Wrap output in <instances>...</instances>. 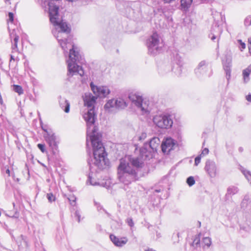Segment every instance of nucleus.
<instances>
[{
  "instance_id": "e433bc0d",
  "label": "nucleus",
  "mask_w": 251,
  "mask_h": 251,
  "mask_svg": "<svg viewBox=\"0 0 251 251\" xmlns=\"http://www.w3.org/2000/svg\"><path fill=\"white\" fill-rule=\"evenodd\" d=\"M238 42L240 44V49H241V50H242L243 49H245V48H246V44L243 43L241 40H238Z\"/></svg>"
},
{
  "instance_id": "f03ea898",
  "label": "nucleus",
  "mask_w": 251,
  "mask_h": 251,
  "mask_svg": "<svg viewBox=\"0 0 251 251\" xmlns=\"http://www.w3.org/2000/svg\"><path fill=\"white\" fill-rule=\"evenodd\" d=\"M97 97L90 93H86L83 97L85 106L89 109L83 117L87 125L86 146L88 147L90 143L93 148L94 158L92 163L88 161L89 168L92 171L93 165L99 169H103L108 165L109 162L106 159L105 149L100 140V135L98 132V127L95 126L96 115L94 105Z\"/></svg>"
},
{
  "instance_id": "ea45409f",
  "label": "nucleus",
  "mask_w": 251,
  "mask_h": 251,
  "mask_svg": "<svg viewBox=\"0 0 251 251\" xmlns=\"http://www.w3.org/2000/svg\"><path fill=\"white\" fill-rule=\"evenodd\" d=\"M12 49V54L17 55L19 53V50L18 48H11Z\"/></svg>"
},
{
  "instance_id": "1a4fd4ad",
  "label": "nucleus",
  "mask_w": 251,
  "mask_h": 251,
  "mask_svg": "<svg viewBox=\"0 0 251 251\" xmlns=\"http://www.w3.org/2000/svg\"><path fill=\"white\" fill-rule=\"evenodd\" d=\"M90 86L93 93L99 97L105 98L110 93V90L107 86H97L92 83L90 84Z\"/></svg>"
},
{
  "instance_id": "58836bf2",
  "label": "nucleus",
  "mask_w": 251,
  "mask_h": 251,
  "mask_svg": "<svg viewBox=\"0 0 251 251\" xmlns=\"http://www.w3.org/2000/svg\"><path fill=\"white\" fill-rule=\"evenodd\" d=\"M75 217L76 218L77 221H78V222H80V212L79 211L77 210L75 211Z\"/></svg>"
},
{
  "instance_id": "423d86ee",
  "label": "nucleus",
  "mask_w": 251,
  "mask_h": 251,
  "mask_svg": "<svg viewBox=\"0 0 251 251\" xmlns=\"http://www.w3.org/2000/svg\"><path fill=\"white\" fill-rule=\"evenodd\" d=\"M129 99L132 104L137 107V110L140 111L142 114L149 113L150 109L146 101H143L142 97L136 93H130L128 96Z\"/></svg>"
},
{
  "instance_id": "dca6fc26",
  "label": "nucleus",
  "mask_w": 251,
  "mask_h": 251,
  "mask_svg": "<svg viewBox=\"0 0 251 251\" xmlns=\"http://www.w3.org/2000/svg\"><path fill=\"white\" fill-rule=\"evenodd\" d=\"M222 32V29L221 27L216 24L212 26L211 33L209 35V38L214 41L218 37L220 36Z\"/></svg>"
},
{
  "instance_id": "aec40b11",
  "label": "nucleus",
  "mask_w": 251,
  "mask_h": 251,
  "mask_svg": "<svg viewBox=\"0 0 251 251\" xmlns=\"http://www.w3.org/2000/svg\"><path fill=\"white\" fill-rule=\"evenodd\" d=\"M251 73V65L243 71V79L245 83H247L250 80V75Z\"/></svg>"
},
{
  "instance_id": "2f4dec72",
  "label": "nucleus",
  "mask_w": 251,
  "mask_h": 251,
  "mask_svg": "<svg viewBox=\"0 0 251 251\" xmlns=\"http://www.w3.org/2000/svg\"><path fill=\"white\" fill-rule=\"evenodd\" d=\"M68 200L70 201V204L74 206L75 204V201H76V198L75 197V196H71L70 198H68Z\"/></svg>"
},
{
  "instance_id": "5701e85b",
  "label": "nucleus",
  "mask_w": 251,
  "mask_h": 251,
  "mask_svg": "<svg viewBox=\"0 0 251 251\" xmlns=\"http://www.w3.org/2000/svg\"><path fill=\"white\" fill-rule=\"evenodd\" d=\"M241 171L245 176L246 177V178L251 184V173L244 169H242L241 170Z\"/></svg>"
},
{
  "instance_id": "6ab92c4d",
  "label": "nucleus",
  "mask_w": 251,
  "mask_h": 251,
  "mask_svg": "<svg viewBox=\"0 0 251 251\" xmlns=\"http://www.w3.org/2000/svg\"><path fill=\"white\" fill-rule=\"evenodd\" d=\"M10 38L11 40H13L11 41L12 42V47L11 48H18L17 44L18 42L19 41V37L18 35H17L15 33V30H13L12 32L10 33Z\"/></svg>"
},
{
  "instance_id": "09e8293b",
  "label": "nucleus",
  "mask_w": 251,
  "mask_h": 251,
  "mask_svg": "<svg viewBox=\"0 0 251 251\" xmlns=\"http://www.w3.org/2000/svg\"><path fill=\"white\" fill-rule=\"evenodd\" d=\"M68 50H68L67 51H68ZM64 53H65V52H66V53H68V51H65L64 50ZM65 55H66V54H65Z\"/></svg>"
},
{
  "instance_id": "f8f14e48",
  "label": "nucleus",
  "mask_w": 251,
  "mask_h": 251,
  "mask_svg": "<svg viewBox=\"0 0 251 251\" xmlns=\"http://www.w3.org/2000/svg\"><path fill=\"white\" fill-rule=\"evenodd\" d=\"M148 147V144L146 143L140 150V156L142 160H149L153 157L154 152Z\"/></svg>"
},
{
  "instance_id": "4c0bfd02",
  "label": "nucleus",
  "mask_w": 251,
  "mask_h": 251,
  "mask_svg": "<svg viewBox=\"0 0 251 251\" xmlns=\"http://www.w3.org/2000/svg\"><path fill=\"white\" fill-rule=\"evenodd\" d=\"M209 153V150L207 148H204L201 151V154L200 155L201 156H204L205 155L208 154Z\"/></svg>"
},
{
  "instance_id": "393cba45",
  "label": "nucleus",
  "mask_w": 251,
  "mask_h": 251,
  "mask_svg": "<svg viewBox=\"0 0 251 251\" xmlns=\"http://www.w3.org/2000/svg\"><path fill=\"white\" fill-rule=\"evenodd\" d=\"M176 60H178V62L177 63L180 68L179 72L177 74L178 75H180L181 73V67L182 66V58L178 54H177L176 56Z\"/></svg>"
},
{
  "instance_id": "de8ad7c7",
  "label": "nucleus",
  "mask_w": 251,
  "mask_h": 251,
  "mask_svg": "<svg viewBox=\"0 0 251 251\" xmlns=\"http://www.w3.org/2000/svg\"><path fill=\"white\" fill-rule=\"evenodd\" d=\"M155 192H156V193L160 192V189H156L155 190Z\"/></svg>"
},
{
  "instance_id": "a18cd8bd",
  "label": "nucleus",
  "mask_w": 251,
  "mask_h": 251,
  "mask_svg": "<svg viewBox=\"0 0 251 251\" xmlns=\"http://www.w3.org/2000/svg\"><path fill=\"white\" fill-rule=\"evenodd\" d=\"M6 173L9 176H10V170L8 169L6 170Z\"/></svg>"
},
{
  "instance_id": "20e7f679",
  "label": "nucleus",
  "mask_w": 251,
  "mask_h": 251,
  "mask_svg": "<svg viewBox=\"0 0 251 251\" xmlns=\"http://www.w3.org/2000/svg\"><path fill=\"white\" fill-rule=\"evenodd\" d=\"M127 106V103L126 101L122 98H118L109 100L104 105V109L108 113H115Z\"/></svg>"
},
{
  "instance_id": "7ed1b4c3",
  "label": "nucleus",
  "mask_w": 251,
  "mask_h": 251,
  "mask_svg": "<svg viewBox=\"0 0 251 251\" xmlns=\"http://www.w3.org/2000/svg\"><path fill=\"white\" fill-rule=\"evenodd\" d=\"M143 162L138 157L125 156L120 160L117 169L118 178L120 182L128 185L138 179V169L142 167Z\"/></svg>"
},
{
  "instance_id": "473e14b6",
  "label": "nucleus",
  "mask_w": 251,
  "mask_h": 251,
  "mask_svg": "<svg viewBox=\"0 0 251 251\" xmlns=\"http://www.w3.org/2000/svg\"><path fill=\"white\" fill-rule=\"evenodd\" d=\"M88 181L90 182V184L92 185H97L99 184L98 182L94 181L90 174L88 176Z\"/></svg>"
},
{
  "instance_id": "b1692460",
  "label": "nucleus",
  "mask_w": 251,
  "mask_h": 251,
  "mask_svg": "<svg viewBox=\"0 0 251 251\" xmlns=\"http://www.w3.org/2000/svg\"><path fill=\"white\" fill-rule=\"evenodd\" d=\"M13 90L18 93L19 95H21L23 93V90L22 87L18 85H13Z\"/></svg>"
},
{
  "instance_id": "a19ab883",
  "label": "nucleus",
  "mask_w": 251,
  "mask_h": 251,
  "mask_svg": "<svg viewBox=\"0 0 251 251\" xmlns=\"http://www.w3.org/2000/svg\"><path fill=\"white\" fill-rule=\"evenodd\" d=\"M9 21L12 22L14 20V15L12 12L8 13Z\"/></svg>"
},
{
  "instance_id": "a211bd4d",
  "label": "nucleus",
  "mask_w": 251,
  "mask_h": 251,
  "mask_svg": "<svg viewBox=\"0 0 251 251\" xmlns=\"http://www.w3.org/2000/svg\"><path fill=\"white\" fill-rule=\"evenodd\" d=\"M59 105L61 109H62L66 113H69L70 111V103L64 98H60Z\"/></svg>"
},
{
  "instance_id": "2eb2a0df",
  "label": "nucleus",
  "mask_w": 251,
  "mask_h": 251,
  "mask_svg": "<svg viewBox=\"0 0 251 251\" xmlns=\"http://www.w3.org/2000/svg\"><path fill=\"white\" fill-rule=\"evenodd\" d=\"M110 238L114 245L118 247H123L128 242V239L126 237L119 238L113 234L110 235Z\"/></svg>"
},
{
  "instance_id": "49530a36",
  "label": "nucleus",
  "mask_w": 251,
  "mask_h": 251,
  "mask_svg": "<svg viewBox=\"0 0 251 251\" xmlns=\"http://www.w3.org/2000/svg\"><path fill=\"white\" fill-rule=\"evenodd\" d=\"M239 151L240 152L243 151V148L242 147H240V148H239Z\"/></svg>"
},
{
  "instance_id": "72a5a7b5",
  "label": "nucleus",
  "mask_w": 251,
  "mask_h": 251,
  "mask_svg": "<svg viewBox=\"0 0 251 251\" xmlns=\"http://www.w3.org/2000/svg\"><path fill=\"white\" fill-rule=\"evenodd\" d=\"M126 223L131 227H132L134 225V223L133 221V220L131 218H128L127 219Z\"/></svg>"
},
{
  "instance_id": "4be33fe9",
  "label": "nucleus",
  "mask_w": 251,
  "mask_h": 251,
  "mask_svg": "<svg viewBox=\"0 0 251 251\" xmlns=\"http://www.w3.org/2000/svg\"><path fill=\"white\" fill-rule=\"evenodd\" d=\"M193 0H181V6L183 8H189L192 3Z\"/></svg>"
},
{
  "instance_id": "39448f33",
  "label": "nucleus",
  "mask_w": 251,
  "mask_h": 251,
  "mask_svg": "<svg viewBox=\"0 0 251 251\" xmlns=\"http://www.w3.org/2000/svg\"><path fill=\"white\" fill-rule=\"evenodd\" d=\"M147 46L150 53L154 55L161 50L164 44L162 39L156 33H153L147 41Z\"/></svg>"
},
{
  "instance_id": "37998d69",
  "label": "nucleus",
  "mask_w": 251,
  "mask_h": 251,
  "mask_svg": "<svg viewBox=\"0 0 251 251\" xmlns=\"http://www.w3.org/2000/svg\"><path fill=\"white\" fill-rule=\"evenodd\" d=\"M246 100L249 101V102H251V94H249L247 96H246Z\"/></svg>"
},
{
  "instance_id": "4468645a",
  "label": "nucleus",
  "mask_w": 251,
  "mask_h": 251,
  "mask_svg": "<svg viewBox=\"0 0 251 251\" xmlns=\"http://www.w3.org/2000/svg\"><path fill=\"white\" fill-rule=\"evenodd\" d=\"M222 63L226 74V79L228 81L231 76V59L230 57L226 56L225 58L223 59Z\"/></svg>"
},
{
  "instance_id": "cd10ccee",
  "label": "nucleus",
  "mask_w": 251,
  "mask_h": 251,
  "mask_svg": "<svg viewBox=\"0 0 251 251\" xmlns=\"http://www.w3.org/2000/svg\"><path fill=\"white\" fill-rule=\"evenodd\" d=\"M244 24L246 26H249L251 25V17L248 16L247 17L245 21H244Z\"/></svg>"
},
{
  "instance_id": "8fccbe9b",
  "label": "nucleus",
  "mask_w": 251,
  "mask_h": 251,
  "mask_svg": "<svg viewBox=\"0 0 251 251\" xmlns=\"http://www.w3.org/2000/svg\"><path fill=\"white\" fill-rule=\"evenodd\" d=\"M177 237H179V233H177Z\"/></svg>"
},
{
  "instance_id": "c03bdc74",
  "label": "nucleus",
  "mask_w": 251,
  "mask_h": 251,
  "mask_svg": "<svg viewBox=\"0 0 251 251\" xmlns=\"http://www.w3.org/2000/svg\"><path fill=\"white\" fill-rule=\"evenodd\" d=\"M245 201H247V200L245 198L244 199L243 201L242 202V203H241L242 206H244V204L245 203Z\"/></svg>"
},
{
  "instance_id": "6e6552de",
  "label": "nucleus",
  "mask_w": 251,
  "mask_h": 251,
  "mask_svg": "<svg viewBox=\"0 0 251 251\" xmlns=\"http://www.w3.org/2000/svg\"><path fill=\"white\" fill-rule=\"evenodd\" d=\"M177 142L171 137L164 139L161 144L162 151L163 153L168 154L171 151L177 147Z\"/></svg>"
},
{
  "instance_id": "79ce46f5",
  "label": "nucleus",
  "mask_w": 251,
  "mask_h": 251,
  "mask_svg": "<svg viewBox=\"0 0 251 251\" xmlns=\"http://www.w3.org/2000/svg\"><path fill=\"white\" fill-rule=\"evenodd\" d=\"M18 58V56H16V55L14 54H11L10 55V61L11 62L12 60L15 61Z\"/></svg>"
},
{
  "instance_id": "9d476101",
  "label": "nucleus",
  "mask_w": 251,
  "mask_h": 251,
  "mask_svg": "<svg viewBox=\"0 0 251 251\" xmlns=\"http://www.w3.org/2000/svg\"><path fill=\"white\" fill-rule=\"evenodd\" d=\"M204 169L208 175L212 178L215 177L218 172L216 163L211 160H208L206 161Z\"/></svg>"
},
{
  "instance_id": "9b49d317",
  "label": "nucleus",
  "mask_w": 251,
  "mask_h": 251,
  "mask_svg": "<svg viewBox=\"0 0 251 251\" xmlns=\"http://www.w3.org/2000/svg\"><path fill=\"white\" fill-rule=\"evenodd\" d=\"M208 70V68L206 65L205 61H201L198 64L197 67L195 70V72L196 75L198 77H201L203 75H207L206 72ZM211 75V72L207 75L208 76H210Z\"/></svg>"
},
{
  "instance_id": "ddd939ff",
  "label": "nucleus",
  "mask_w": 251,
  "mask_h": 251,
  "mask_svg": "<svg viewBox=\"0 0 251 251\" xmlns=\"http://www.w3.org/2000/svg\"><path fill=\"white\" fill-rule=\"evenodd\" d=\"M42 128L47 133V135L45 136L46 141L52 150H56L57 148V142L56 141V136L53 133H49L46 129L44 128Z\"/></svg>"
},
{
  "instance_id": "f704fd0d",
  "label": "nucleus",
  "mask_w": 251,
  "mask_h": 251,
  "mask_svg": "<svg viewBox=\"0 0 251 251\" xmlns=\"http://www.w3.org/2000/svg\"><path fill=\"white\" fill-rule=\"evenodd\" d=\"M38 148L42 152H45L46 151L45 146L44 144H38L37 145Z\"/></svg>"
},
{
  "instance_id": "a878e982",
  "label": "nucleus",
  "mask_w": 251,
  "mask_h": 251,
  "mask_svg": "<svg viewBox=\"0 0 251 251\" xmlns=\"http://www.w3.org/2000/svg\"><path fill=\"white\" fill-rule=\"evenodd\" d=\"M202 243L208 247L211 244V240L209 237H204L202 239Z\"/></svg>"
},
{
  "instance_id": "c85d7f7f",
  "label": "nucleus",
  "mask_w": 251,
  "mask_h": 251,
  "mask_svg": "<svg viewBox=\"0 0 251 251\" xmlns=\"http://www.w3.org/2000/svg\"><path fill=\"white\" fill-rule=\"evenodd\" d=\"M147 137V133L145 132H142L140 135H139L138 138L139 141H143Z\"/></svg>"
},
{
  "instance_id": "bb28decb",
  "label": "nucleus",
  "mask_w": 251,
  "mask_h": 251,
  "mask_svg": "<svg viewBox=\"0 0 251 251\" xmlns=\"http://www.w3.org/2000/svg\"><path fill=\"white\" fill-rule=\"evenodd\" d=\"M186 182L189 186H192L195 184V180L193 176H189L187 178Z\"/></svg>"
},
{
  "instance_id": "7c9ffc66",
  "label": "nucleus",
  "mask_w": 251,
  "mask_h": 251,
  "mask_svg": "<svg viewBox=\"0 0 251 251\" xmlns=\"http://www.w3.org/2000/svg\"><path fill=\"white\" fill-rule=\"evenodd\" d=\"M200 237L198 236L197 237H196L195 239L193 241V242L192 243V246L197 247L200 244Z\"/></svg>"
},
{
  "instance_id": "412c9836",
  "label": "nucleus",
  "mask_w": 251,
  "mask_h": 251,
  "mask_svg": "<svg viewBox=\"0 0 251 251\" xmlns=\"http://www.w3.org/2000/svg\"><path fill=\"white\" fill-rule=\"evenodd\" d=\"M239 191L238 187L234 186H229L227 189L226 196H233L237 194Z\"/></svg>"
},
{
  "instance_id": "f257e3e1",
  "label": "nucleus",
  "mask_w": 251,
  "mask_h": 251,
  "mask_svg": "<svg viewBox=\"0 0 251 251\" xmlns=\"http://www.w3.org/2000/svg\"><path fill=\"white\" fill-rule=\"evenodd\" d=\"M58 0H51L50 1H45L49 7L50 20L54 28L52 29V33L57 39L60 46L65 51L69 50V58L67 60L68 65V75L72 76L78 75L82 76L84 75V71L78 63H83V59L77 50L72 42V38L70 36V28L66 22H63L62 17L59 14V6L55 3Z\"/></svg>"
},
{
  "instance_id": "3c124183",
  "label": "nucleus",
  "mask_w": 251,
  "mask_h": 251,
  "mask_svg": "<svg viewBox=\"0 0 251 251\" xmlns=\"http://www.w3.org/2000/svg\"><path fill=\"white\" fill-rule=\"evenodd\" d=\"M5 0V2H6L7 1H9L10 0Z\"/></svg>"
},
{
  "instance_id": "c9c22d12",
  "label": "nucleus",
  "mask_w": 251,
  "mask_h": 251,
  "mask_svg": "<svg viewBox=\"0 0 251 251\" xmlns=\"http://www.w3.org/2000/svg\"><path fill=\"white\" fill-rule=\"evenodd\" d=\"M201 156L200 155L197 156L195 159V165L198 166V164L201 162Z\"/></svg>"
},
{
  "instance_id": "c756f323",
  "label": "nucleus",
  "mask_w": 251,
  "mask_h": 251,
  "mask_svg": "<svg viewBox=\"0 0 251 251\" xmlns=\"http://www.w3.org/2000/svg\"><path fill=\"white\" fill-rule=\"evenodd\" d=\"M47 197L50 202L53 201L55 200V196L51 193L48 194Z\"/></svg>"
},
{
  "instance_id": "0eeeda50",
  "label": "nucleus",
  "mask_w": 251,
  "mask_h": 251,
  "mask_svg": "<svg viewBox=\"0 0 251 251\" xmlns=\"http://www.w3.org/2000/svg\"><path fill=\"white\" fill-rule=\"evenodd\" d=\"M153 122L157 127L162 129H169L173 124L171 116L165 114L156 115L153 118Z\"/></svg>"
},
{
  "instance_id": "f3484780",
  "label": "nucleus",
  "mask_w": 251,
  "mask_h": 251,
  "mask_svg": "<svg viewBox=\"0 0 251 251\" xmlns=\"http://www.w3.org/2000/svg\"><path fill=\"white\" fill-rule=\"evenodd\" d=\"M160 143V141L159 138L153 137L150 140V143L148 144V147H149L152 151L155 152L157 151Z\"/></svg>"
}]
</instances>
